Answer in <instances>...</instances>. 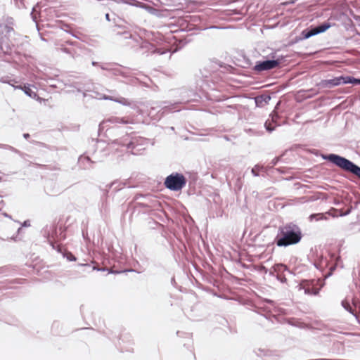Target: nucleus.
<instances>
[{"label":"nucleus","mask_w":360,"mask_h":360,"mask_svg":"<svg viewBox=\"0 0 360 360\" xmlns=\"http://www.w3.org/2000/svg\"><path fill=\"white\" fill-rule=\"evenodd\" d=\"M111 120L103 121L98 130L99 139L97 141V149L101 157H105L111 152L110 144L112 143V129L110 126Z\"/></svg>","instance_id":"1"},{"label":"nucleus","mask_w":360,"mask_h":360,"mask_svg":"<svg viewBox=\"0 0 360 360\" xmlns=\"http://www.w3.org/2000/svg\"><path fill=\"white\" fill-rule=\"evenodd\" d=\"M14 19L6 17L0 22V54L10 55L12 53L13 44L10 40L12 34H15Z\"/></svg>","instance_id":"2"},{"label":"nucleus","mask_w":360,"mask_h":360,"mask_svg":"<svg viewBox=\"0 0 360 360\" xmlns=\"http://www.w3.org/2000/svg\"><path fill=\"white\" fill-rule=\"evenodd\" d=\"M281 237L276 238L278 246H288L299 243L302 238V233L295 225H288L281 229Z\"/></svg>","instance_id":"3"},{"label":"nucleus","mask_w":360,"mask_h":360,"mask_svg":"<svg viewBox=\"0 0 360 360\" xmlns=\"http://www.w3.org/2000/svg\"><path fill=\"white\" fill-rule=\"evenodd\" d=\"M326 159L341 169L352 172L360 179V167L349 160L335 154L329 155Z\"/></svg>","instance_id":"4"},{"label":"nucleus","mask_w":360,"mask_h":360,"mask_svg":"<svg viewBox=\"0 0 360 360\" xmlns=\"http://www.w3.org/2000/svg\"><path fill=\"white\" fill-rule=\"evenodd\" d=\"M164 184L165 187L168 189L178 191L186 186V179L181 174L173 173L165 179Z\"/></svg>","instance_id":"5"},{"label":"nucleus","mask_w":360,"mask_h":360,"mask_svg":"<svg viewBox=\"0 0 360 360\" xmlns=\"http://www.w3.org/2000/svg\"><path fill=\"white\" fill-rule=\"evenodd\" d=\"M341 84H360V79H356L349 76H340L330 79L323 80L321 83L323 87H333Z\"/></svg>","instance_id":"6"},{"label":"nucleus","mask_w":360,"mask_h":360,"mask_svg":"<svg viewBox=\"0 0 360 360\" xmlns=\"http://www.w3.org/2000/svg\"><path fill=\"white\" fill-rule=\"evenodd\" d=\"M300 289H302L305 294L316 295L321 288L318 280L302 281L300 283Z\"/></svg>","instance_id":"7"},{"label":"nucleus","mask_w":360,"mask_h":360,"mask_svg":"<svg viewBox=\"0 0 360 360\" xmlns=\"http://www.w3.org/2000/svg\"><path fill=\"white\" fill-rule=\"evenodd\" d=\"M45 234H46V238L49 244L52 247L53 249L56 250L57 248L58 242H59V228L55 225H51L49 229H46L44 231Z\"/></svg>","instance_id":"8"},{"label":"nucleus","mask_w":360,"mask_h":360,"mask_svg":"<svg viewBox=\"0 0 360 360\" xmlns=\"http://www.w3.org/2000/svg\"><path fill=\"white\" fill-rule=\"evenodd\" d=\"M278 65L279 60H278L258 62L255 67V70L259 72L269 70L278 67Z\"/></svg>","instance_id":"9"},{"label":"nucleus","mask_w":360,"mask_h":360,"mask_svg":"<svg viewBox=\"0 0 360 360\" xmlns=\"http://www.w3.org/2000/svg\"><path fill=\"white\" fill-rule=\"evenodd\" d=\"M94 161L85 154L81 155L77 161L78 166L82 169H90L93 168Z\"/></svg>","instance_id":"10"},{"label":"nucleus","mask_w":360,"mask_h":360,"mask_svg":"<svg viewBox=\"0 0 360 360\" xmlns=\"http://www.w3.org/2000/svg\"><path fill=\"white\" fill-rule=\"evenodd\" d=\"M15 89H19L22 90L24 91V93L27 96H30V98H32L37 99V100L39 99V97L38 96L37 93L31 88V86L28 84H24L22 86L18 85V86L15 87Z\"/></svg>","instance_id":"11"},{"label":"nucleus","mask_w":360,"mask_h":360,"mask_svg":"<svg viewBox=\"0 0 360 360\" xmlns=\"http://www.w3.org/2000/svg\"><path fill=\"white\" fill-rule=\"evenodd\" d=\"M330 27V24L324 23L323 25H321L315 28L311 29L310 31L307 32V34L305 35L306 38H309L311 36H314L315 34H317L321 32H323L326 30H327Z\"/></svg>","instance_id":"12"},{"label":"nucleus","mask_w":360,"mask_h":360,"mask_svg":"<svg viewBox=\"0 0 360 360\" xmlns=\"http://www.w3.org/2000/svg\"><path fill=\"white\" fill-rule=\"evenodd\" d=\"M56 251L63 255V257H66L68 261L73 262L76 261V257L72 254L70 252H68L66 250H64L63 248L60 245H57Z\"/></svg>","instance_id":"13"},{"label":"nucleus","mask_w":360,"mask_h":360,"mask_svg":"<svg viewBox=\"0 0 360 360\" xmlns=\"http://www.w3.org/2000/svg\"><path fill=\"white\" fill-rule=\"evenodd\" d=\"M93 94L91 96L95 98L112 101V96H106L96 91H93Z\"/></svg>","instance_id":"14"},{"label":"nucleus","mask_w":360,"mask_h":360,"mask_svg":"<svg viewBox=\"0 0 360 360\" xmlns=\"http://www.w3.org/2000/svg\"><path fill=\"white\" fill-rule=\"evenodd\" d=\"M342 307L348 311H349L351 314H354V311L352 309V307H351L349 302L348 300H345L342 302Z\"/></svg>","instance_id":"15"},{"label":"nucleus","mask_w":360,"mask_h":360,"mask_svg":"<svg viewBox=\"0 0 360 360\" xmlns=\"http://www.w3.org/2000/svg\"><path fill=\"white\" fill-rule=\"evenodd\" d=\"M310 221H312L313 219H315L316 220H322V219H326L327 218L324 216L322 213L319 214H312L309 217Z\"/></svg>","instance_id":"16"},{"label":"nucleus","mask_w":360,"mask_h":360,"mask_svg":"<svg viewBox=\"0 0 360 360\" xmlns=\"http://www.w3.org/2000/svg\"><path fill=\"white\" fill-rule=\"evenodd\" d=\"M93 269L97 270V271H107L108 274H112V266L110 267H101L99 268L97 266H94Z\"/></svg>","instance_id":"17"},{"label":"nucleus","mask_w":360,"mask_h":360,"mask_svg":"<svg viewBox=\"0 0 360 360\" xmlns=\"http://www.w3.org/2000/svg\"><path fill=\"white\" fill-rule=\"evenodd\" d=\"M0 148H4V149H7V150H9L12 152H14L15 153H19L20 151L15 148L14 147L11 146H9V145H6V144H1L0 143Z\"/></svg>","instance_id":"18"},{"label":"nucleus","mask_w":360,"mask_h":360,"mask_svg":"<svg viewBox=\"0 0 360 360\" xmlns=\"http://www.w3.org/2000/svg\"><path fill=\"white\" fill-rule=\"evenodd\" d=\"M262 170H264V167H261V166H259V165H255L252 169V173L254 176H259V172L260 171Z\"/></svg>","instance_id":"19"},{"label":"nucleus","mask_w":360,"mask_h":360,"mask_svg":"<svg viewBox=\"0 0 360 360\" xmlns=\"http://www.w3.org/2000/svg\"><path fill=\"white\" fill-rule=\"evenodd\" d=\"M59 241L65 240L66 238L65 229L62 226L59 227Z\"/></svg>","instance_id":"20"},{"label":"nucleus","mask_w":360,"mask_h":360,"mask_svg":"<svg viewBox=\"0 0 360 360\" xmlns=\"http://www.w3.org/2000/svg\"><path fill=\"white\" fill-rule=\"evenodd\" d=\"M70 86L77 89V91L79 92H82L83 91V87L78 82H73Z\"/></svg>","instance_id":"21"},{"label":"nucleus","mask_w":360,"mask_h":360,"mask_svg":"<svg viewBox=\"0 0 360 360\" xmlns=\"http://www.w3.org/2000/svg\"><path fill=\"white\" fill-rule=\"evenodd\" d=\"M112 186V182L108 184V185H106V188L105 189L103 190V195L101 196V200H103V198L104 197H106L108 193V190L111 188V186Z\"/></svg>","instance_id":"22"},{"label":"nucleus","mask_w":360,"mask_h":360,"mask_svg":"<svg viewBox=\"0 0 360 360\" xmlns=\"http://www.w3.org/2000/svg\"><path fill=\"white\" fill-rule=\"evenodd\" d=\"M9 82H11V77H8V76H4V77H1L0 78V82L1 83H4V84H9Z\"/></svg>","instance_id":"23"},{"label":"nucleus","mask_w":360,"mask_h":360,"mask_svg":"<svg viewBox=\"0 0 360 360\" xmlns=\"http://www.w3.org/2000/svg\"><path fill=\"white\" fill-rule=\"evenodd\" d=\"M102 70L110 71L112 70V65L110 63L103 64L101 65Z\"/></svg>","instance_id":"24"},{"label":"nucleus","mask_w":360,"mask_h":360,"mask_svg":"<svg viewBox=\"0 0 360 360\" xmlns=\"http://www.w3.org/2000/svg\"><path fill=\"white\" fill-rule=\"evenodd\" d=\"M114 101L120 102L124 105H129L130 104V103L126 98H122V100H118L117 98H116V99L114 98Z\"/></svg>","instance_id":"25"},{"label":"nucleus","mask_w":360,"mask_h":360,"mask_svg":"<svg viewBox=\"0 0 360 360\" xmlns=\"http://www.w3.org/2000/svg\"><path fill=\"white\" fill-rule=\"evenodd\" d=\"M11 82H9L8 84L13 86L14 89H15V87L18 86V85H15V84H17L18 82L15 79H11Z\"/></svg>","instance_id":"26"},{"label":"nucleus","mask_w":360,"mask_h":360,"mask_svg":"<svg viewBox=\"0 0 360 360\" xmlns=\"http://www.w3.org/2000/svg\"><path fill=\"white\" fill-rule=\"evenodd\" d=\"M34 8H32V12L30 13V15H31L33 21L37 22V15H36V14L34 13Z\"/></svg>","instance_id":"27"},{"label":"nucleus","mask_w":360,"mask_h":360,"mask_svg":"<svg viewBox=\"0 0 360 360\" xmlns=\"http://www.w3.org/2000/svg\"><path fill=\"white\" fill-rule=\"evenodd\" d=\"M285 269H286V266H285L283 264H277L276 268V269H278V270Z\"/></svg>","instance_id":"28"},{"label":"nucleus","mask_w":360,"mask_h":360,"mask_svg":"<svg viewBox=\"0 0 360 360\" xmlns=\"http://www.w3.org/2000/svg\"><path fill=\"white\" fill-rule=\"evenodd\" d=\"M22 226L24 227H27V226H30V222L29 220H26L22 224Z\"/></svg>","instance_id":"29"},{"label":"nucleus","mask_w":360,"mask_h":360,"mask_svg":"<svg viewBox=\"0 0 360 360\" xmlns=\"http://www.w3.org/2000/svg\"><path fill=\"white\" fill-rule=\"evenodd\" d=\"M49 80H50V82H51L49 83L50 86H51V87H54V88H55V87H56V84H53V82H52L53 79H49Z\"/></svg>","instance_id":"30"},{"label":"nucleus","mask_w":360,"mask_h":360,"mask_svg":"<svg viewBox=\"0 0 360 360\" xmlns=\"http://www.w3.org/2000/svg\"><path fill=\"white\" fill-rule=\"evenodd\" d=\"M270 125H271L270 124H269V125H266V129H267L268 131H271L272 130H274V127H270Z\"/></svg>","instance_id":"31"},{"label":"nucleus","mask_w":360,"mask_h":360,"mask_svg":"<svg viewBox=\"0 0 360 360\" xmlns=\"http://www.w3.org/2000/svg\"><path fill=\"white\" fill-rule=\"evenodd\" d=\"M11 283H21V282H20V280H18V279L13 280Z\"/></svg>","instance_id":"32"},{"label":"nucleus","mask_w":360,"mask_h":360,"mask_svg":"<svg viewBox=\"0 0 360 360\" xmlns=\"http://www.w3.org/2000/svg\"><path fill=\"white\" fill-rule=\"evenodd\" d=\"M23 137L26 139H27L30 137V134L27 133L23 134Z\"/></svg>","instance_id":"33"},{"label":"nucleus","mask_w":360,"mask_h":360,"mask_svg":"<svg viewBox=\"0 0 360 360\" xmlns=\"http://www.w3.org/2000/svg\"><path fill=\"white\" fill-rule=\"evenodd\" d=\"M105 18L107 20L110 21V14L109 13H106L105 14Z\"/></svg>","instance_id":"34"},{"label":"nucleus","mask_w":360,"mask_h":360,"mask_svg":"<svg viewBox=\"0 0 360 360\" xmlns=\"http://www.w3.org/2000/svg\"><path fill=\"white\" fill-rule=\"evenodd\" d=\"M11 238L12 240H13L16 241V240H18V236H12Z\"/></svg>","instance_id":"35"},{"label":"nucleus","mask_w":360,"mask_h":360,"mask_svg":"<svg viewBox=\"0 0 360 360\" xmlns=\"http://www.w3.org/2000/svg\"><path fill=\"white\" fill-rule=\"evenodd\" d=\"M22 231V228L21 227H19L17 230V233L18 234H19L20 233V231Z\"/></svg>","instance_id":"36"},{"label":"nucleus","mask_w":360,"mask_h":360,"mask_svg":"<svg viewBox=\"0 0 360 360\" xmlns=\"http://www.w3.org/2000/svg\"><path fill=\"white\" fill-rule=\"evenodd\" d=\"M98 64V63L97 62H95V61H93V62H92V65H93L94 66H96V65H97Z\"/></svg>","instance_id":"37"},{"label":"nucleus","mask_w":360,"mask_h":360,"mask_svg":"<svg viewBox=\"0 0 360 360\" xmlns=\"http://www.w3.org/2000/svg\"><path fill=\"white\" fill-rule=\"evenodd\" d=\"M5 216H6V217H10L8 216V214H5Z\"/></svg>","instance_id":"38"}]
</instances>
